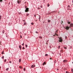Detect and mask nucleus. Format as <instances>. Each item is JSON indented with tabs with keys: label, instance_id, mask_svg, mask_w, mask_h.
I'll list each match as a JSON object with an SVG mask.
<instances>
[{
	"label": "nucleus",
	"instance_id": "32",
	"mask_svg": "<svg viewBox=\"0 0 73 73\" xmlns=\"http://www.w3.org/2000/svg\"><path fill=\"white\" fill-rule=\"evenodd\" d=\"M6 59H5V60H4V62H6Z\"/></svg>",
	"mask_w": 73,
	"mask_h": 73
},
{
	"label": "nucleus",
	"instance_id": "37",
	"mask_svg": "<svg viewBox=\"0 0 73 73\" xmlns=\"http://www.w3.org/2000/svg\"><path fill=\"white\" fill-rule=\"evenodd\" d=\"M24 71H25V68H24Z\"/></svg>",
	"mask_w": 73,
	"mask_h": 73
},
{
	"label": "nucleus",
	"instance_id": "27",
	"mask_svg": "<svg viewBox=\"0 0 73 73\" xmlns=\"http://www.w3.org/2000/svg\"><path fill=\"white\" fill-rule=\"evenodd\" d=\"M2 54H4V52L3 51L2 52Z\"/></svg>",
	"mask_w": 73,
	"mask_h": 73
},
{
	"label": "nucleus",
	"instance_id": "6",
	"mask_svg": "<svg viewBox=\"0 0 73 73\" xmlns=\"http://www.w3.org/2000/svg\"><path fill=\"white\" fill-rule=\"evenodd\" d=\"M70 27H73V23H71L70 24Z\"/></svg>",
	"mask_w": 73,
	"mask_h": 73
},
{
	"label": "nucleus",
	"instance_id": "3",
	"mask_svg": "<svg viewBox=\"0 0 73 73\" xmlns=\"http://www.w3.org/2000/svg\"><path fill=\"white\" fill-rule=\"evenodd\" d=\"M70 28V27H68V26H66L65 27V29L66 30H69V28Z\"/></svg>",
	"mask_w": 73,
	"mask_h": 73
},
{
	"label": "nucleus",
	"instance_id": "45",
	"mask_svg": "<svg viewBox=\"0 0 73 73\" xmlns=\"http://www.w3.org/2000/svg\"><path fill=\"white\" fill-rule=\"evenodd\" d=\"M21 38H22V36H21Z\"/></svg>",
	"mask_w": 73,
	"mask_h": 73
},
{
	"label": "nucleus",
	"instance_id": "33",
	"mask_svg": "<svg viewBox=\"0 0 73 73\" xmlns=\"http://www.w3.org/2000/svg\"><path fill=\"white\" fill-rule=\"evenodd\" d=\"M65 38L66 39V38H67V36H65Z\"/></svg>",
	"mask_w": 73,
	"mask_h": 73
},
{
	"label": "nucleus",
	"instance_id": "49",
	"mask_svg": "<svg viewBox=\"0 0 73 73\" xmlns=\"http://www.w3.org/2000/svg\"><path fill=\"white\" fill-rule=\"evenodd\" d=\"M70 48H71V49H72V47H71Z\"/></svg>",
	"mask_w": 73,
	"mask_h": 73
},
{
	"label": "nucleus",
	"instance_id": "5",
	"mask_svg": "<svg viewBox=\"0 0 73 73\" xmlns=\"http://www.w3.org/2000/svg\"><path fill=\"white\" fill-rule=\"evenodd\" d=\"M35 65H32L31 66V68H35Z\"/></svg>",
	"mask_w": 73,
	"mask_h": 73
},
{
	"label": "nucleus",
	"instance_id": "24",
	"mask_svg": "<svg viewBox=\"0 0 73 73\" xmlns=\"http://www.w3.org/2000/svg\"><path fill=\"white\" fill-rule=\"evenodd\" d=\"M58 49L60 48V46H59L58 47Z\"/></svg>",
	"mask_w": 73,
	"mask_h": 73
},
{
	"label": "nucleus",
	"instance_id": "16",
	"mask_svg": "<svg viewBox=\"0 0 73 73\" xmlns=\"http://www.w3.org/2000/svg\"><path fill=\"white\" fill-rule=\"evenodd\" d=\"M71 71H72V73H73V68H72V69H71Z\"/></svg>",
	"mask_w": 73,
	"mask_h": 73
},
{
	"label": "nucleus",
	"instance_id": "41",
	"mask_svg": "<svg viewBox=\"0 0 73 73\" xmlns=\"http://www.w3.org/2000/svg\"><path fill=\"white\" fill-rule=\"evenodd\" d=\"M36 33H38V32L36 31Z\"/></svg>",
	"mask_w": 73,
	"mask_h": 73
},
{
	"label": "nucleus",
	"instance_id": "22",
	"mask_svg": "<svg viewBox=\"0 0 73 73\" xmlns=\"http://www.w3.org/2000/svg\"><path fill=\"white\" fill-rule=\"evenodd\" d=\"M1 16L0 15V20H1Z\"/></svg>",
	"mask_w": 73,
	"mask_h": 73
},
{
	"label": "nucleus",
	"instance_id": "23",
	"mask_svg": "<svg viewBox=\"0 0 73 73\" xmlns=\"http://www.w3.org/2000/svg\"><path fill=\"white\" fill-rule=\"evenodd\" d=\"M39 38H40L41 39H42V37H41V36H39Z\"/></svg>",
	"mask_w": 73,
	"mask_h": 73
},
{
	"label": "nucleus",
	"instance_id": "1",
	"mask_svg": "<svg viewBox=\"0 0 73 73\" xmlns=\"http://www.w3.org/2000/svg\"><path fill=\"white\" fill-rule=\"evenodd\" d=\"M59 38V42H62V41L63 40V39H62V38L61 37H60L58 38Z\"/></svg>",
	"mask_w": 73,
	"mask_h": 73
},
{
	"label": "nucleus",
	"instance_id": "28",
	"mask_svg": "<svg viewBox=\"0 0 73 73\" xmlns=\"http://www.w3.org/2000/svg\"><path fill=\"white\" fill-rule=\"evenodd\" d=\"M22 45H23V46H24V43H23L22 44Z\"/></svg>",
	"mask_w": 73,
	"mask_h": 73
},
{
	"label": "nucleus",
	"instance_id": "25",
	"mask_svg": "<svg viewBox=\"0 0 73 73\" xmlns=\"http://www.w3.org/2000/svg\"><path fill=\"white\" fill-rule=\"evenodd\" d=\"M45 56H48V54H46L45 55Z\"/></svg>",
	"mask_w": 73,
	"mask_h": 73
},
{
	"label": "nucleus",
	"instance_id": "52",
	"mask_svg": "<svg viewBox=\"0 0 73 73\" xmlns=\"http://www.w3.org/2000/svg\"><path fill=\"white\" fill-rule=\"evenodd\" d=\"M41 8H42V7L41 6Z\"/></svg>",
	"mask_w": 73,
	"mask_h": 73
},
{
	"label": "nucleus",
	"instance_id": "47",
	"mask_svg": "<svg viewBox=\"0 0 73 73\" xmlns=\"http://www.w3.org/2000/svg\"><path fill=\"white\" fill-rule=\"evenodd\" d=\"M38 9H40V8H38Z\"/></svg>",
	"mask_w": 73,
	"mask_h": 73
},
{
	"label": "nucleus",
	"instance_id": "20",
	"mask_svg": "<svg viewBox=\"0 0 73 73\" xmlns=\"http://www.w3.org/2000/svg\"><path fill=\"white\" fill-rule=\"evenodd\" d=\"M9 69V68H7L6 69V70H8Z\"/></svg>",
	"mask_w": 73,
	"mask_h": 73
},
{
	"label": "nucleus",
	"instance_id": "2",
	"mask_svg": "<svg viewBox=\"0 0 73 73\" xmlns=\"http://www.w3.org/2000/svg\"><path fill=\"white\" fill-rule=\"evenodd\" d=\"M25 12H29V8H26L25 10Z\"/></svg>",
	"mask_w": 73,
	"mask_h": 73
},
{
	"label": "nucleus",
	"instance_id": "4",
	"mask_svg": "<svg viewBox=\"0 0 73 73\" xmlns=\"http://www.w3.org/2000/svg\"><path fill=\"white\" fill-rule=\"evenodd\" d=\"M21 2V1L20 0H18L17 1V3L18 4H20Z\"/></svg>",
	"mask_w": 73,
	"mask_h": 73
},
{
	"label": "nucleus",
	"instance_id": "36",
	"mask_svg": "<svg viewBox=\"0 0 73 73\" xmlns=\"http://www.w3.org/2000/svg\"><path fill=\"white\" fill-rule=\"evenodd\" d=\"M9 62H10V63H12V62L11 61H10Z\"/></svg>",
	"mask_w": 73,
	"mask_h": 73
},
{
	"label": "nucleus",
	"instance_id": "50",
	"mask_svg": "<svg viewBox=\"0 0 73 73\" xmlns=\"http://www.w3.org/2000/svg\"><path fill=\"white\" fill-rule=\"evenodd\" d=\"M28 14H27V15L28 16Z\"/></svg>",
	"mask_w": 73,
	"mask_h": 73
},
{
	"label": "nucleus",
	"instance_id": "7",
	"mask_svg": "<svg viewBox=\"0 0 73 73\" xmlns=\"http://www.w3.org/2000/svg\"><path fill=\"white\" fill-rule=\"evenodd\" d=\"M63 62H67V60H63Z\"/></svg>",
	"mask_w": 73,
	"mask_h": 73
},
{
	"label": "nucleus",
	"instance_id": "8",
	"mask_svg": "<svg viewBox=\"0 0 73 73\" xmlns=\"http://www.w3.org/2000/svg\"><path fill=\"white\" fill-rule=\"evenodd\" d=\"M19 48L21 49V45H20L19 46Z\"/></svg>",
	"mask_w": 73,
	"mask_h": 73
},
{
	"label": "nucleus",
	"instance_id": "35",
	"mask_svg": "<svg viewBox=\"0 0 73 73\" xmlns=\"http://www.w3.org/2000/svg\"><path fill=\"white\" fill-rule=\"evenodd\" d=\"M2 58H3V59H4V56L2 57Z\"/></svg>",
	"mask_w": 73,
	"mask_h": 73
},
{
	"label": "nucleus",
	"instance_id": "26",
	"mask_svg": "<svg viewBox=\"0 0 73 73\" xmlns=\"http://www.w3.org/2000/svg\"><path fill=\"white\" fill-rule=\"evenodd\" d=\"M23 49H25V48H24V47H23Z\"/></svg>",
	"mask_w": 73,
	"mask_h": 73
},
{
	"label": "nucleus",
	"instance_id": "18",
	"mask_svg": "<svg viewBox=\"0 0 73 73\" xmlns=\"http://www.w3.org/2000/svg\"><path fill=\"white\" fill-rule=\"evenodd\" d=\"M50 6V5H49V4H48L47 5V6L48 7H49V6Z\"/></svg>",
	"mask_w": 73,
	"mask_h": 73
},
{
	"label": "nucleus",
	"instance_id": "17",
	"mask_svg": "<svg viewBox=\"0 0 73 73\" xmlns=\"http://www.w3.org/2000/svg\"><path fill=\"white\" fill-rule=\"evenodd\" d=\"M68 24H70V22L68 21Z\"/></svg>",
	"mask_w": 73,
	"mask_h": 73
},
{
	"label": "nucleus",
	"instance_id": "31",
	"mask_svg": "<svg viewBox=\"0 0 73 73\" xmlns=\"http://www.w3.org/2000/svg\"><path fill=\"white\" fill-rule=\"evenodd\" d=\"M26 23H24V25H26Z\"/></svg>",
	"mask_w": 73,
	"mask_h": 73
},
{
	"label": "nucleus",
	"instance_id": "44",
	"mask_svg": "<svg viewBox=\"0 0 73 73\" xmlns=\"http://www.w3.org/2000/svg\"><path fill=\"white\" fill-rule=\"evenodd\" d=\"M23 21L24 22L25 21V20H23Z\"/></svg>",
	"mask_w": 73,
	"mask_h": 73
},
{
	"label": "nucleus",
	"instance_id": "14",
	"mask_svg": "<svg viewBox=\"0 0 73 73\" xmlns=\"http://www.w3.org/2000/svg\"><path fill=\"white\" fill-rule=\"evenodd\" d=\"M3 2V0H0V2L2 3Z\"/></svg>",
	"mask_w": 73,
	"mask_h": 73
},
{
	"label": "nucleus",
	"instance_id": "48",
	"mask_svg": "<svg viewBox=\"0 0 73 73\" xmlns=\"http://www.w3.org/2000/svg\"><path fill=\"white\" fill-rule=\"evenodd\" d=\"M1 67L0 66V69H1Z\"/></svg>",
	"mask_w": 73,
	"mask_h": 73
},
{
	"label": "nucleus",
	"instance_id": "12",
	"mask_svg": "<svg viewBox=\"0 0 73 73\" xmlns=\"http://www.w3.org/2000/svg\"><path fill=\"white\" fill-rule=\"evenodd\" d=\"M40 19H41V16H39V21H40Z\"/></svg>",
	"mask_w": 73,
	"mask_h": 73
},
{
	"label": "nucleus",
	"instance_id": "21",
	"mask_svg": "<svg viewBox=\"0 0 73 73\" xmlns=\"http://www.w3.org/2000/svg\"><path fill=\"white\" fill-rule=\"evenodd\" d=\"M68 10H69L70 11H71V9H70L68 8Z\"/></svg>",
	"mask_w": 73,
	"mask_h": 73
},
{
	"label": "nucleus",
	"instance_id": "53",
	"mask_svg": "<svg viewBox=\"0 0 73 73\" xmlns=\"http://www.w3.org/2000/svg\"><path fill=\"white\" fill-rule=\"evenodd\" d=\"M6 4H7V3H5Z\"/></svg>",
	"mask_w": 73,
	"mask_h": 73
},
{
	"label": "nucleus",
	"instance_id": "54",
	"mask_svg": "<svg viewBox=\"0 0 73 73\" xmlns=\"http://www.w3.org/2000/svg\"><path fill=\"white\" fill-rule=\"evenodd\" d=\"M50 59H51V58H50Z\"/></svg>",
	"mask_w": 73,
	"mask_h": 73
},
{
	"label": "nucleus",
	"instance_id": "19",
	"mask_svg": "<svg viewBox=\"0 0 73 73\" xmlns=\"http://www.w3.org/2000/svg\"><path fill=\"white\" fill-rule=\"evenodd\" d=\"M25 46H26V48H27V47L28 46V45H27V44H26Z\"/></svg>",
	"mask_w": 73,
	"mask_h": 73
},
{
	"label": "nucleus",
	"instance_id": "46",
	"mask_svg": "<svg viewBox=\"0 0 73 73\" xmlns=\"http://www.w3.org/2000/svg\"><path fill=\"white\" fill-rule=\"evenodd\" d=\"M56 32H57V30H56Z\"/></svg>",
	"mask_w": 73,
	"mask_h": 73
},
{
	"label": "nucleus",
	"instance_id": "42",
	"mask_svg": "<svg viewBox=\"0 0 73 73\" xmlns=\"http://www.w3.org/2000/svg\"><path fill=\"white\" fill-rule=\"evenodd\" d=\"M56 35H57V36H58V35L56 34L55 33Z\"/></svg>",
	"mask_w": 73,
	"mask_h": 73
},
{
	"label": "nucleus",
	"instance_id": "29",
	"mask_svg": "<svg viewBox=\"0 0 73 73\" xmlns=\"http://www.w3.org/2000/svg\"><path fill=\"white\" fill-rule=\"evenodd\" d=\"M31 24H32V25H33V24H34V23H31Z\"/></svg>",
	"mask_w": 73,
	"mask_h": 73
},
{
	"label": "nucleus",
	"instance_id": "11",
	"mask_svg": "<svg viewBox=\"0 0 73 73\" xmlns=\"http://www.w3.org/2000/svg\"><path fill=\"white\" fill-rule=\"evenodd\" d=\"M21 62V59H19V62Z\"/></svg>",
	"mask_w": 73,
	"mask_h": 73
},
{
	"label": "nucleus",
	"instance_id": "43",
	"mask_svg": "<svg viewBox=\"0 0 73 73\" xmlns=\"http://www.w3.org/2000/svg\"><path fill=\"white\" fill-rule=\"evenodd\" d=\"M36 15H34V17H36Z\"/></svg>",
	"mask_w": 73,
	"mask_h": 73
},
{
	"label": "nucleus",
	"instance_id": "15",
	"mask_svg": "<svg viewBox=\"0 0 73 73\" xmlns=\"http://www.w3.org/2000/svg\"><path fill=\"white\" fill-rule=\"evenodd\" d=\"M45 62H44L43 63V65H45Z\"/></svg>",
	"mask_w": 73,
	"mask_h": 73
},
{
	"label": "nucleus",
	"instance_id": "30",
	"mask_svg": "<svg viewBox=\"0 0 73 73\" xmlns=\"http://www.w3.org/2000/svg\"><path fill=\"white\" fill-rule=\"evenodd\" d=\"M70 8V6H69V5H68V8Z\"/></svg>",
	"mask_w": 73,
	"mask_h": 73
},
{
	"label": "nucleus",
	"instance_id": "10",
	"mask_svg": "<svg viewBox=\"0 0 73 73\" xmlns=\"http://www.w3.org/2000/svg\"><path fill=\"white\" fill-rule=\"evenodd\" d=\"M50 21H51L50 20H48V23H50Z\"/></svg>",
	"mask_w": 73,
	"mask_h": 73
},
{
	"label": "nucleus",
	"instance_id": "38",
	"mask_svg": "<svg viewBox=\"0 0 73 73\" xmlns=\"http://www.w3.org/2000/svg\"><path fill=\"white\" fill-rule=\"evenodd\" d=\"M66 73H69L68 72H67V71H66Z\"/></svg>",
	"mask_w": 73,
	"mask_h": 73
},
{
	"label": "nucleus",
	"instance_id": "13",
	"mask_svg": "<svg viewBox=\"0 0 73 73\" xmlns=\"http://www.w3.org/2000/svg\"><path fill=\"white\" fill-rule=\"evenodd\" d=\"M64 49H67V47H64Z\"/></svg>",
	"mask_w": 73,
	"mask_h": 73
},
{
	"label": "nucleus",
	"instance_id": "39",
	"mask_svg": "<svg viewBox=\"0 0 73 73\" xmlns=\"http://www.w3.org/2000/svg\"><path fill=\"white\" fill-rule=\"evenodd\" d=\"M19 14H20V15H21V13H19Z\"/></svg>",
	"mask_w": 73,
	"mask_h": 73
},
{
	"label": "nucleus",
	"instance_id": "9",
	"mask_svg": "<svg viewBox=\"0 0 73 73\" xmlns=\"http://www.w3.org/2000/svg\"><path fill=\"white\" fill-rule=\"evenodd\" d=\"M5 32V31H4V30H3V31H2V33H4V32Z\"/></svg>",
	"mask_w": 73,
	"mask_h": 73
},
{
	"label": "nucleus",
	"instance_id": "34",
	"mask_svg": "<svg viewBox=\"0 0 73 73\" xmlns=\"http://www.w3.org/2000/svg\"><path fill=\"white\" fill-rule=\"evenodd\" d=\"M19 68H20L21 69V68H22V67H21L19 66Z\"/></svg>",
	"mask_w": 73,
	"mask_h": 73
},
{
	"label": "nucleus",
	"instance_id": "40",
	"mask_svg": "<svg viewBox=\"0 0 73 73\" xmlns=\"http://www.w3.org/2000/svg\"><path fill=\"white\" fill-rule=\"evenodd\" d=\"M61 52H63L62 50H61Z\"/></svg>",
	"mask_w": 73,
	"mask_h": 73
},
{
	"label": "nucleus",
	"instance_id": "51",
	"mask_svg": "<svg viewBox=\"0 0 73 73\" xmlns=\"http://www.w3.org/2000/svg\"><path fill=\"white\" fill-rule=\"evenodd\" d=\"M5 0V1H6V0Z\"/></svg>",
	"mask_w": 73,
	"mask_h": 73
}]
</instances>
